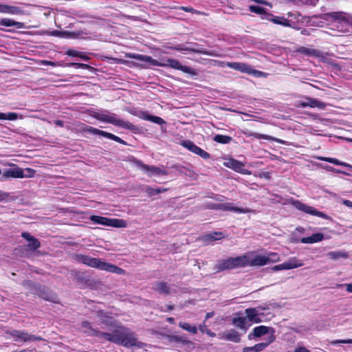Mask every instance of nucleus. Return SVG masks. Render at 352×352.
Returning <instances> with one entry per match:
<instances>
[{"instance_id": "obj_39", "label": "nucleus", "mask_w": 352, "mask_h": 352, "mask_svg": "<svg viewBox=\"0 0 352 352\" xmlns=\"http://www.w3.org/2000/svg\"><path fill=\"white\" fill-rule=\"evenodd\" d=\"M179 327L187 331L192 333V334H196L197 333V329L195 326L192 327L189 323L180 322L179 323Z\"/></svg>"}, {"instance_id": "obj_40", "label": "nucleus", "mask_w": 352, "mask_h": 352, "mask_svg": "<svg viewBox=\"0 0 352 352\" xmlns=\"http://www.w3.org/2000/svg\"><path fill=\"white\" fill-rule=\"evenodd\" d=\"M233 324L241 329H246V318L239 317L233 319Z\"/></svg>"}, {"instance_id": "obj_33", "label": "nucleus", "mask_w": 352, "mask_h": 352, "mask_svg": "<svg viewBox=\"0 0 352 352\" xmlns=\"http://www.w3.org/2000/svg\"><path fill=\"white\" fill-rule=\"evenodd\" d=\"M66 54L69 56L78 57L83 60L87 61L89 60V57L82 52H79L75 50L69 49L66 52Z\"/></svg>"}, {"instance_id": "obj_29", "label": "nucleus", "mask_w": 352, "mask_h": 352, "mask_svg": "<svg viewBox=\"0 0 352 352\" xmlns=\"http://www.w3.org/2000/svg\"><path fill=\"white\" fill-rule=\"evenodd\" d=\"M316 159L318 160H320V161L327 162L331 163V164H335V165L342 166H344V167H346V168H349L350 169L352 168V165H351L349 164H347L346 162L340 161V160H338L336 158L318 156V157H316Z\"/></svg>"}, {"instance_id": "obj_37", "label": "nucleus", "mask_w": 352, "mask_h": 352, "mask_svg": "<svg viewBox=\"0 0 352 352\" xmlns=\"http://www.w3.org/2000/svg\"><path fill=\"white\" fill-rule=\"evenodd\" d=\"M0 25L6 27L16 26L17 28H21V23L8 18L1 19L0 20Z\"/></svg>"}, {"instance_id": "obj_62", "label": "nucleus", "mask_w": 352, "mask_h": 352, "mask_svg": "<svg viewBox=\"0 0 352 352\" xmlns=\"http://www.w3.org/2000/svg\"><path fill=\"white\" fill-rule=\"evenodd\" d=\"M0 120H6V113H0Z\"/></svg>"}, {"instance_id": "obj_38", "label": "nucleus", "mask_w": 352, "mask_h": 352, "mask_svg": "<svg viewBox=\"0 0 352 352\" xmlns=\"http://www.w3.org/2000/svg\"><path fill=\"white\" fill-rule=\"evenodd\" d=\"M168 340L170 342L182 343L184 344H188L189 342V340H188L186 337L182 336H177V335L168 336Z\"/></svg>"}, {"instance_id": "obj_26", "label": "nucleus", "mask_w": 352, "mask_h": 352, "mask_svg": "<svg viewBox=\"0 0 352 352\" xmlns=\"http://www.w3.org/2000/svg\"><path fill=\"white\" fill-rule=\"evenodd\" d=\"M153 289L160 294L168 295L170 294V287L166 282H157Z\"/></svg>"}, {"instance_id": "obj_20", "label": "nucleus", "mask_w": 352, "mask_h": 352, "mask_svg": "<svg viewBox=\"0 0 352 352\" xmlns=\"http://www.w3.org/2000/svg\"><path fill=\"white\" fill-rule=\"evenodd\" d=\"M226 166L232 168V170H235L236 172L245 174V165L240 161L234 160V159H230L225 163Z\"/></svg>"}, {"instance_id": "obj_23", "label": "nucleus", "mask_w": 352, "mask_h": 352, "mask_svg": "<svg viewBox=\"0 0 352 352\" xmlns=\"http://www.w3.org/2000/svg\"><path fill=\"white\" fill-rule=\"evenodd\" d=\"M264 18L272 21L275 24L281 25L284 27H289L291 25L289 23V21L285 18L284 16H274L270 13L267 14V17Z\"/></svg>"}, {"instance_id": "obj_17", "label": "nucleus", "mask_w": 352, "mask_h": 352, "mask_svg": "<svg viewBox=\"0 0 352 352\" xmlns=\"http://www.w3.org/2000/svg\"><path fill=\"white\" fill-rule=\"evenodd\" d=\"M173 49L175 50H177V51H188V52H192L197 53V54H201L208 55V56H217V54L213 51H208L205 49L199 48V47L191 48V47H184L182 45H178L176 47H175Z\"/></svg>"}, {"instance_id": "obj_10", "label": "nucleus", "mask_w": 352, "mask_h": 352, "mask_svg": "<svg viewBox=\"0 0 352 352\" xmlns=\"http://www.w3.org/2000/svg\"><path fill=\"white\" fill-rule=\"evenodd\" d=\"M226 65L227 67L231 69L240 71L241 72L246 73L248 74H254L255 76H260L262 74V72L254 69L250 65L244 63L228 62L226 63Z\"/></svg>"}, {"instance_id": "obj_18", "label": "nucleus", "mask_w": 352, "mask_h": 352, "mask_svg": "<svg viewBox=\"0 0 352 352\" xmlns=\"http://www.w3.org/2000/svg\"><path fill=\"white\" fill-rule=\"evenodd\" d=\"M247 266H263L268 263V259L264 255L257 254L253 258L249 260L245 256Z\"/></svg>"}, {"instance_id": "obj_43", "label": "nucleus", "mask_w": 352, "mask_h": 352, "mask_svg": "<svg viewBox=\"0 0 352 352\" xmlns=\"http://www.w3.org/2000/svg\"><path fill=\"white\" fill-rule=\"evenodd\" d=\"M16 9L14 6L0 3V13L14 14Z\"/></svg>"}, {"instance_id": "obj_9", "label": "nucleus", "mask_w": 352, "mask_h": 352, "mask_svg": "<svg viewBox=\"0 0 352 352\" xmlns=\"http://www.w3.org/2000/svg\"><path fill=\"white\" fill-rule=\"evenodd\" d=\"M135 164L140 169L142 170L149 177H152L153 175H168V172L166 169L155 166L145 164L140 160H137L135 162Z\"/></svg>"}, {"instance_id": "obj_28", "label": "nucleus", "mask_w": 352, "mask_h": 352, "mask_svg": "<svg viewBox=\"0 0 352 352\" xmlns=\"http://www.w3.org/2000/svg\"><path fill=\"white\" fill-rule=\"evenodd\" d=\"M324 239V234L322 233H315L310 236L302 237L300 239L302 243H315L320 242Z\"/></svg>"}, {"instance_id": "obj_32", "label": "nucleus", "mask_w": 352, "mask_h": 352, "mask_svg": "<svg viewBox=\"0 0 352 352\" xmlns=\"http://www.w3.org/2000/svg\"><path fill=\"white\" fill-rule=\"evenodd\" d=\"M107 226L113 228H126L127 223L125 220L120 219H108Z\"/></svg>"}, {"instance_id": "obj_12", "label": "nucleus", "mask_w": 352, "mask_h": 352, "mask_svg": "<svg viewBox=\"0 0 352 352\" xmlns=\"http://www.w3.org/2000/svg\"><path fill=\"white\" fill-rule=\"evenodd\" d=\"M36 294L41 298L52 302H58L57 295L45 286L36 287Z\"/></svg>"}, {"instance_id": "obj_30", "label": "nucleus", "mask_w": 352, "mask_h": 352, "mask_svg": "<svg viewBox=\"0 0 352 352\" xmlns=\"http://www.w3.org/2000/svg\"><path fill=\"white\" fill-rule=\"evenodd\" d=\"M141 118L145 120H148L160 125H162L166 123L165 121L162 118L156 116L150 115L147 112H143L142 113Z\"/></svg>"}, {"instance_id": "obj_41", "label": "nucleus", "mask_w": 352, "mask_h": 352, "mask_svg": "<svg viewBox=\"0 0 352 352\" xmlns=\"http://www.w3.org/2000/svg\"><path fill=\"white\" fill-rule=\"evenodd\" d=\"M250 12L259 14V15H265V17H267V12H266L265 9L263 7H260L258 6H250L249 8Z\"/></svg>"}, {"instance_id": "obj_44", "label": "nucleus", "mask_w": 352, "mask_h": 352, "mask_svg": "<svg viewBox=\"0 0 352 352\" xmlns=\"http://www.w3.org/2000/svg\"><path fill=\"white\" fill-rule=\"evenodd\" d=\"M172 9H175V10H183V11H185L186 12H190V13H192V14H200V12L194 9L192 7H186V6H175V7H173Z\"/></svg>"}, {"instance_id": "obj_1", "label": "nucleus", "mask_w": 352, "mask_h": 352, "mask_svg": "<svg viewBox=\"0 0 352 352\" xmlns=\"http://www.w3.org/2000/svg\"><path fill=\"white\" fill-rule=\"evenodd\" d=\"M92 336L103 338L106 340L116 343L117 344L125 346H142V342H138V338L133 331H130L128 328L120 327L114 329L112 333L102 332L98 330L92 329Z\"/></svg>"}, {"instance_id": "obj_16", "label": "nucleus", "mask_w": 352, "mask_h": 352, "mask_svg": "<svg viewBox=\"0 0 352 352\" xmlns=\"http://www.w3.org/2000/svg\"><path fill=\"white\" fill-rule=\"evenodd\" d=\"M21 237L28 241L27 246L30 251H36L40 248L41 243L39 240L34 236H32L29 232H23L21 233Z\"/></svg>"}, {"instance_id": "obj_34", "label": "nucleus", "mask_w": 352, "mask_h": 352, "mask_svg": "<svg viewBox=\"0 0 352 352\" xmlns=\"http://www.w3.org/2000/svg\"><path fill=\"white\" fill-rule=\"evenodd\" d=\"M213 140L217 143L226 144L230 143L232 138L229 135L218 134L213 138Z\"/></svg>"}, {"instance_id": "obj_36", "label": "nucleus", "mask_w": 352, "mask_h": 352, "mask_svg": "<svg viewBox=\"0 0 352 352\" xmlns=\"http://www.w3.org/2000/svg\"><path fill=\"white\" fill-rule=\"evenodd\" d=\"M108 219L107 217H104L98 215H92L90 217V220L96 224L107 226L108 225Z\"/></svg>"}, {"instance_id": "obj_49", "label": "nucleus", "mask_w": 352, "mask_h": 352, "mask_svg": "<svg viewBox=\"0 0 352 352\" xmlns=\"http://www.w3.org/2000/svg\"><path fill=\"white\" fill-rule=\"evenodd\" d=\"M71 65L74 67L75 68H80V69H88L90 67L89 65L85 64V63H71Z\"/></svg>"}, {"instance_id": "obj_45", "label": "nucleus", "mask_w": 352, "mask_h": 352, "mask_svg": "<svg viewBox=\"0 0 352 352\" xmlns=\"http://www.w3.org/2000/svg\"><path fill=\"white\" fill-rule=\"evenodd\" d=\"M298 52L301 53V54H302L308 55V56H314V55H316V50L307 48V47H300L298 50Z\"/></svg>"}, {"instance_id": "obj_56", "label": "nucleus", "mask_w": 352, "mask_h": 352, "mask_svg": "<svg viewBox=\"0 0 352 352\" xmlns=\"http://www.w3.org/2000/svg\"><path fill=\"white\" fill-rule=\"evenodd\" d=\"M342 204L344 206L352 209V201H350L349 199H344V200H342Z\"/></svg>"}, {"instance_id": "obj_50", "label": "nucleus", "mask_w": 352, "mask_h": 352, "mask_svg": "<svg viewBox=\"0 0 352 352\" xmlns=\"http://www.w3.org/2000/svg\"><path fill=\"white\" fill-rule=\"evenodd\" d=\"M81 326L82 328L89 330L91 331V335L92 336V327H91V323L88 321H83L82 322Z\"/></svg>"}, {"instance_id": "obj_11", "label": "nucleus", "mask_w": 352, "mask_h": 352, "mask_svg": "<svg viewBox=\"0 0 352 352\" xmlns=\"http://www.w3.org/2000/svg\"><path fill=\"white\" fill-rule=\"evenodd\" d=\"M180 144L184 148H187L190 152L200 156L204 160H208L210 157V155L206 151L203 150L198 146H197L191 140H183Z\"/></svg>"}, {"instance_id": "obj_51", "label": "nucleus", "mask_w": 352, "mask_h": 352, "mask_svg": "<svg viewBox=\"0 0 352 352\" xmlns=\"http://www.w3.org/2000/svg\"><path fill=\"white\" fill-rule=\"evenodd\" d=\"M18 118V114L14 112H10L6 113V120H15Z\"/></svg>"}, {"instance_id": "obj_4", "label": "nucleus", "mask_w": 352, "mask_h": 352, "mask_svg": "<svg viewBox=\"0 0 352 352\" xmlns=\"http://www.w3.org/2000/svg\"><path fill=\"white\" fill-rule=\"evenodd\" d=\"M91 116L98 120L110 123L125 129H129L133 131L138 129L137 126L133 124L131 122L118 119L116 118V114L109 113L107 111H94L91 114Z\"/></svg>"}, {"instance_id": "obj_21", "label": "nucleus", "mask_w": 352, "mask_h": 352, "mask_svg": "<svg viewBox=\"0 0 352 352\" xmlns=\"http://www.w3.org/2000/svg\"><path fill=\"white\" fill-rule=\"evenodd\" d=\"M5 178H23L24 173L22 168L16 167L14 168L6 169L3 174Z\"/></svg>"}, {"instance_id": "obj_64", "label": "nucleus", "mask_w": 352, "mask_h": 352, "mask_svg": "<svg viewBox=\"0 0 352 352\" xmlns=\"http://www.w3.org/2000/svg\"><path fill=\"white\" fill-rule=\"evenodd\" d=\"M167 308L168 310H172L174 309V305H168Z\"/></svg>"}, {"instance_id": "obj_63", "label": "nucleus", "mask_w": 352, "mask_h": 352, "mask_svg": "<svg viewBox=\"0 0 352 352\" xmlns=\"http://www.w3.org/2000/svg\"><path fill=\"white\" fill-rule=\"evenodd\" d=\"M207 333H208L210 336H211V337H214V336H215V333H214L211 332L210 331H207Z\"/></svg>"}, {"instance_id": "obj_60", "label": "nucleus", "mask_w": 352, "mask_h": 352, "mask_svg": "<svg viewBox=\"0 0 352 352\" xmlns=\"http://www.w3.org/2000/svg\"><path fill=\"white\" fill-rule=\"evenodd\" d=\"M213 316H214V312H213V311L208 312V313L206 314L205 320H208V319H209L210 318L212 317Z\"/></svg>"}, {"instance_id": "obj_27", "label": "nucleus", "mask_w": 352, "mask_h": 352, "mask_svg": "<svg viewBox=\"0 0 352 352\" xmlns=\"http://www.w3.org/2000/svg\"><path fill=\"white\" fill-rule=\"evenodd\" d=\"M276 340V336L274 334L269 336L265 342H260L253 346V350L255 352H260L264 350L268 345L274 342Z\"/></svg>"}, {"instance_id": "obj_25", "label": "nucleus", "mask_w": 352, "mask_h": 352, "mask_svg": "<svg viewBox=\"0 0 352 352\" xmlns=\"http://www.w3.org/2000/svg\"><path fill=\"white\" fill-rule=\"evenodd\" d=\"M269 327L266 326H258L253 329L252 333H250L248 334V338L250 340L252 339L253 338H259L262 336L265 335L268 333Z\"/></svg>"}, {"instance_id": "obj_22", "label": "nucleus", "mask_w": 352, "mask_h": 352, "mask_svg": "<svg viewBox=\"0 0 352 352\" xmlns=\"http://www.w3.org/2000/svg\"><path fill=\"white\" fill-rule=\"evenodd\" d=\"M219 210L223 211H233L238 213H248L251 212V210L249 208L233 206L230 203L221 204Z\"/></svg>"}, {"instance_id": "obj_58", "label": "nucleus", "mask_w": 352, "mask_h": 352, "mask_svg": "<svg viewBox=\"0 0 352 352\" xmlns=\"http://www.w3.org/2000/svg\"><path fill=\"white\" fill-rule=\"evenodd\" d=\"M54 124L56 126H60V127H63V126H64V122L63 120H55L54 121Z\"/></svg>"}, {"instance_id": "obj_2", "label": "nucleus", "mask_w": 352, "mask_h": 352, "mask_svg": "<svg viewBox=\"0 0 352 352\" xmlns=\"http://www.w3.org/2000/svg\"><path fill=\"white\" fill-rule=\"evenodd\" d=\"M125 57L130 58L133 59H136L140 61H144L150 63L153 66H159V67H170L175 69H177L183 72L184 73L188 74L191 76L197 75V71L188 66L183 65L182 63L177 59L174 58H168L166 60V63H160L158 60L153 59L150 56L138 54L135 53H126Z\"/></svg>"}, {"instance_id": "obj_6", "label": "nucleus", "mask_w": 352, "mask_h": 352, "mask_svg": "<svg viewBox=\"0 0 352 352\" xmlns=\"http://www.w3.org/2000/svg\"><path fill=\"white\" fill-rule=\"evenodd\" d=\"M288 203L292 204L296 209L302 211L307 214H309L327 220H332V218L331 217L328 216L323 212L319 211L315 208L308 206L299 200H296L294 198H290L288 200Z\"/></svg>"}, {"instance_id": "obj_14", "label": "nucleus", "mask_w": 352, "mask_h": 352, "mask_svg": "<svg viewBox=\"0 0 352 352\" xmlns=\"http://www.w3.org/2000/svg\"><path fill=\"white\" fill-rule=\"evenodd\" d=\"M242 133H243V135H245L248 138H252H252H256V139L266 140H269V141H272V142H277V143H279V144H287V142H285V141H284V140H283L281 139H279V138H274L273 136L269 135L261 134V133H255V132L250 131L248 130L243 131Z\"/></svg>"}, {"instance_id": "obj_55", "label": "nucleus", "mask_w": 352, "mask_h": 352, "mask_svg": "<svg viewBox=\"0 0 352 352\" xmlns=\"http://www.w3.org/2000/svg\"><path fill=\"white\" fill-rule=\"evenodd\" d=\"M294 352H310V351L304 346H299L294 350Z\"/></svg>"}, {"instance_id": "obj_53", "label": "nucleus", "mask_w": 352, "mask_h": 352, "mask_svg": "<svg viewBox=\"0 0 352 352\" xmlns=\"http://www.w3.org/2000/svg\"><path fill=\"white\" fill-rule=\"evenodd\" d=\"M9 197V195L6 192L0 190V202L6 200Z\"/></svg>"}, {"instance_id": "obj_42", "label": "nucleus", "mask_w": 352, "mask_h": 352, "mask_svg": "<svg viewBox=\"0 0 352 352\" xmlns=\"http://www.w3.org/2000/svg\"><path fill=\"white\" fill-rule=\"evenodd\" d=\"M205 239L210 241H214L223 237V233L221 232H214L213 233L206 235Z\"/></svg>"}, {"instance_id": "obj_31", "label": "nucleus", "mask_w": 352, "mask_h": 352, "mask_svg": "<svg viewBox=\"0 0 352 352\" xmlns=\"http://www.w3.org/2000/svg\"><path fill=\"white\" fill-rule=\"evenodd\" d=\"M224 338L227 340L232 341L236 343L241 341L240 334L234 329H231L225 333Z\"/></svg>"}, {"instance_id": "obj_46", "label": "nucleus", "mask_w": 352, "mask_h": 352, "mask_svg": "<svg viewBox=\"0 0 352 352\" xmlns=\"http://www.w3.org/2000/svg\"><path fill=\"white\" fill-rule=\"evenodd\" d=\"M268 259V263L270 262H277L279 261L280 257L279 255L276 252H270L267 254V256H265Z\"/></svg>"}, {"instance_id": "obj_52", "label": "nucleus", "mask_w": 352, "mask_h": 352, "mask_svg": "<svg viewBox=\"0 0 352 352\" xmlns=\"http://www.w3.org/2000/svg\"><path fill=\"white\" fill-rule=\"evenodd\" d=\"M221 204L210 203L206 205V208L212 210H219Z\"/></svg>"}, {"instance_id": "obj_7", "label": "nucleus", "mask_w": 352, "mask_h": 352, "mask_svg": "<svg viewBox=\"0 0 352 352\" xmlns=\"http://www.w3.org/2000/svg\"><path fill=\"white\" fill-rule=\"evenodd\" d=\"M82 127L81 129L83 131H86L90 133H92L94 135H99L101 136H103L104 138H109L110 140H112L116 142H118L120 144H122L123 145H128L126 142L119 138L118 136L115 135L113 133L100 130L98 129L94 128L93 126L85 125V124H81Z\"/></svg>"}, {"instance_id": "obj_47", "label": "nucleus", "mask_w": 352, "mask_h": 352, "mask_svg": "<svg viewBox=\"0 0 352 352\" xmlns=\"http://www.w3.org/2000/svg\"><path fill=\"white\" fill-rule=\"evenodd\" d=\"M328 255L332 259H338L341 257L346 258L347 255L345 253H342L340 252H330Z\"/></svg>"}, {"instance_id": "obj_48", "label": "nucleus", "mask_w": 352, "mask_h": 352, "mask_svg": "<svg viewBox=\"0 0 352 352\" xmlns=\"http://www.w3.org/2000/svg\"><path fill=\"white\" fill-rule=\"evenodd\" d=\"M330 343L332 345H336L338 344H352V339L334 340H332Z\"/></svg>"}, {"instance_id": "obj_15", "label": "nucleus", "mask_w": 352, "mask_h": 352, "mask_svg": "<svg viewBox=\"0 0 352 352\" xmlns=\"http://www.w3.org/2000/svg\"><path fill=\"white\" fill-rule=\"evenodd\" d=\"M305 100H302L298 102V107H311V108H318L320 109H323L325 108L326 104L324 102L318 100L316 98H311V97H305Z\"/></svg>"}, {"instance_id": "obj_5", "label": "nucleus", "mask_w": 352, "mask_h": 352, "mask_svg": "<svg viewBox=\"0 0 352 352\" xmlns=\"http://www.w3.org/2000/svg\"><path fill=\"white\" fill-rule=\"evenodd\" d=\"M245 266H247L245 255H242L219 260L214 266V270L216 273H218L222 271L232 270Z\"/></svg>"}, {"instance_id": "obj_3", "label": "nucleus", "mask_w": 352, "mask_h": 352, "mask_svg": "<svg viewBox=\"0 0 352 352\" xmlns=\"http://www.w3.org/2000/svg\"><path fill=\"white\" fill-rule=\"evenodd\" d=\"M74 258L78 263H82L90 267L96 268L100 270L114 273L118 275L125 274V270L122 268L102 261L100 258H94L89 255L82 254H76Z\"/></svg>"}, {"instance_id": "obj_35", "label": "nucleus", "mask_w": 352, "mask_h": 352, "mask_svg": "<svg viewBox=\"0 0 352 352\" xmlns=\"http://www.w3.org/2000/svg\"><path fill=\"white\" fill-rule=\"evenodd\" d=\"M167 190H168V188H162V187L153 188L152 187L148 186L146 188L145 192L148 196L152 197V196H154L157 194L165 192Z\"/></svg>"}, {"instance_id": "obj_59", "label": "nucleus", "mask_w": 352, "mask_h": 352, "mask_svg": "<svg viewBox=\"0 0 352 352\" xmlns=\"http://www.w3.org/2000/svg\"><path fill=\"white\" fill-rule=\"evenodd\" d=\"M254 351L253 346H246L243 349V352Z\"/></svg>"}, {"instance_id": "obj_61", "label": "nucleus", "mask_w": 352, "mask_h": 352, "mask_svg": "<svg viewBox=\"0 0 352 352\" xmlns=\"http://www.w3.org/2000/svg\"><path fill=\"white\" fill-rule=\"evenodd\" d=\"M166 321L168 322L170 324H174L175 323V319L173 318H172V317H168L166 318Z\"/></svg>"}, {"instance_id": "obj_54", "label": "nucleus", "mask_w": 352, "mask_h": 352, "mask_svg": "<svg viewBox=\"0 0 352 352\" xmlns=\"http://www.w3.org/2000/svg\"><path fill=\"white\" fill-rule=\"evenodd\" d=\"M60 34H67V35H69V36H71V35H73L74 34V33L73 32H60L59 31H57V30H55L53 33V35H56V36H58Z\"/></svg>"}, {"instance_id": "obj_19", "label": "nucleus", "mask_w": 352, "mask_h": 352, "mask_svg": "<svg viewBox=\"0 0 352 352\" xmlns=\"http://www.w3.org/2000/svg\"><path fill=\"white\" fill-rule=\"evenodd\" d=\"M324 20L331 19L333 21H347L346 13L343 12H333L324 14L322 17Z\"/></svg>"}, {"instance_id": "obj_24", "label": "nucleus", "mask_w": 352, "mask_h": 352, "mask_svg": "<svg viewBox=\"0 0 352 352\" xmlns=\"http://www.w3.org/2000/svg\"><path fill=\"white\" fill-rule=\"evenodd\" d=\"M245 313L246 318L250 322L254 323H260L262 322L256 308H248L245 309Z\"/></svg>"}, {"instance_id": "obj_8", "label": "nucleus", "mask_w": 352, "mask_h": 352, "mask_svg": "<svg viewBox=\"0 0 352 352\" xmlns=\"http://www.w3.org/2000/svg\"><path fill=\"white\" fill-rule=\"evenodd\" d=\"M7 335L12 337L16 342H28V341H36V340H43V338L41 336H36L28 333L24 331L12 330L7 331L6 332Z\"/></svg>"}, {"instance_id": "obj_13", "label": "nucleus", "mask_w": 352, "mask_h": 352, "mask_svg": "<svg viewBox=\"0 0 352 352\" xmlns=\"http://www.w3.org/2000/svg\"><path fill=\"white\" fill-rule=\"evenodd\" d=\"M303 265V263L301 260L297 258L296 257H293L289 258L287 261L274 265L272 267V271H278L283 270H292L294 268H297Z\"/></svg>"}, {"instance_id": "obj_57", "label": "nucleus", "mask_w": 352, "mask_h": 352, "mask_svg": "<svg viewBox=\"0 0 352 352\" xmlns=\"http://www.w3.org/2000/svg\"><path fill=\"white\" fill-rule=\"evenodd\" d=\"M346 287V290L349 293H352V283H346L344 285Z\"/></svg>"}]
</instances>
